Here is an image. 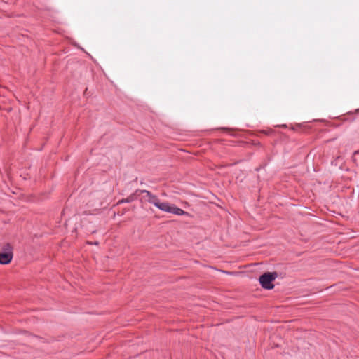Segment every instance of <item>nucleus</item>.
<instances>
[{"label":"nucleus","instance_id":"nucleus-1","mask_svg":"<svg viewBox=\"0 0 359 359\" xmlns=\"http://www.w3.org/2000/svg\"><path fill=\"white\" fill-rule=\"evenodd\" d=\"M13 257V247L7 243L4 244L0 251V264H8Z\"/></svg>","mask_w":359,"mask_h":359},{"label":"nucleus","instance_id":"nucleus-2","mask_svg":"<svg viewBox=\"0 0 359 359\" xmlns=\"http://www.w3.org/2000/svg\"><path fill=\"white\" fill-rule=\"evenodd\" d=\"M276 272H267L260 276L259 280L262 287L266 290H271L274 287L272 282L277 278Z\"/></svg>","mask_w":359,"mask_h":359},{"label":"nucleus","instance_id":"nucleus-3","mask_svg":"<svg viewBox=\"0 0 359 359\" xmlns=\"http://www.w3.org/2000/svg\"><path fill=\"white\" fill-rule=\"evenodd\" d=\"M137 192H138L139 194V196L141 194H145V196H144V198H147V201L151 203V204H154V203H156V201H157L158 199V197L156 196V195H154L151 192H150L148 190H145V189H137Z\"/></svg>","mask_w":359,"mask_h":359},{"label":"nucleus","instance_id":"nucleus-4","mask_svg":"<svg viewBox=\"0 0 359 359\" xmlns=\"http://www.w3.org/2000/svg\"><path fill=\"white\" fill-rule=\"evenodd\" d=\"M154 205L156 208H158L159 210L165 212H170V208L172 204L168 203V202H161L160 200L158 198L156 203H154Z\"/></svg>","mask_w":359,"mask_h":359},{"label":"nucleus","instance_id":"nucleus-5","mask_svg":"<svg viewBox=\"0 0 359 359\" xmlns=\"http://www.w3.org/2000/svg\"><path fill=\"white\" fill-rule=\"evenodd\" d=\"M138 196H139V194H138V192H137V190H136L134 193L129 195L127 198H123V199L118 201V202L117 203V205H119V204H121L123 203H131V202L135 201Z\"/></svg>","mask_w":359,"mask_h":359},{"label":"nucleus","instance_id":"nucleus-6","mask_svg":"<svg viewBox=\"0 0 359 359\" xmlns=\"http://www.w3.org/2000/svg\"><path fill=\"white\" fill-rule=\"evenodd\" d=\"M169 213H172L176 215H187V212L184 211L182 209L177 207L175 205L172 204Z\"/></svg>","mask_w":359,"mask_h":359},{"label":"nucleus","instance_id":"nucleus-7","mask_svg":"<svg viewBox=\"0 0 359 359\" xmlns=\"http://www.w3.org/2000/svg\"><path fill=\"white\" fill-rule=\"evenodd\" d=\"M357 156H359V150L358 151H355L353 154V159L354 161H357Z\"/></svg>","mask_w":359,"mask_h":359}]
</instances>
